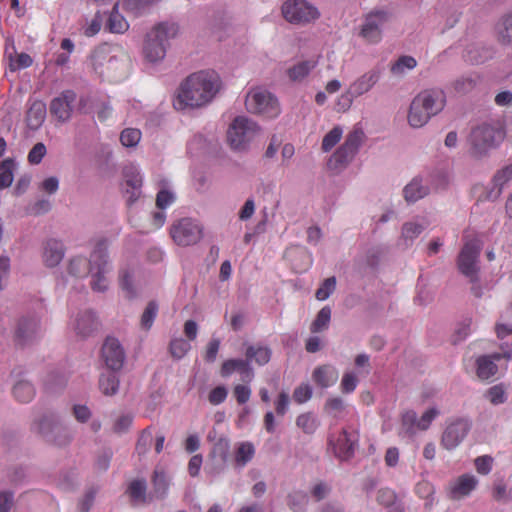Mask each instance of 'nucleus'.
Wrapping results in <instances>:
<instances>
[{"label": "nucleus", "instance_id": "412c9836", "mask_svg": "<svg viewBox=\"0 0 512 512\" xmlns=\"http://www.w3.org/2000/svg\"><path fill=\"white\" fill-rule=\"evenodd\" d=\"M501 358H505L507 360L512 358L511 350L505 351L504 353H494L490 356H481L477 359V376L481 380H488L492 376L497 373V365L495 364L496 360H500Z\"/></svg>", "mask_w": 512, "mask_h": 512}, {"label": "nucleus", "instance_id": "052dcab7", "mask_svg": "<svg viewBox=\"0 0 512 512\" xmlns=\"http://www.w3.org/2000/svg\"><path fill=\"white\" fill-rule=\"evenodd\" d=\"M251 389L250 387L242 384H237L233 388V395L238 404L243 405L247 403L251 397Z\"/></svg>", "mask_w": 512, "mask_h": 512}, {"label": "nucleus", "instance_id": "20e7f679", "mask_svg": "<svg viewBox=\"0 0 512 512\" xmlns=\"http://www.w3.org/2000/svg\"><path fill=\"white\" fill-rule=\"evenodd\" d=\"M179 27L173 22H162L147 34L143 47L144 57L149 62L162 60L166 55L169 40L176 37Z\"/></svg>", "mask_w": 512, "mask_h": 512}, {"label": "nucleus", "instance_id": "4be33fe9", "mask_svg": "<svg viewBox=\"0 0 512 512\" xmlns=\"http://www.w3.org/2000/svg\"><path fill=\"white\" fill-rule=\"evenodd\" d=\"M123 175L126 185L131 188V191L128 189L126 190V194L128 195L127 203L128 205H132L140 196L142 177L138 169L133 165L125 166L123 169Z\"/></svg>", "mask_w": 512, "mask_h": 512}, {"label": "nucleus", "instance_id": "e2e57ef3", "mask_svg": "<svg viewBox=\"0 0 512 512\" xmlns=\"http://www.w3.org/2000/svg\"><path fill=\"white\" fill-rule=\"evenodd\" d=\"M175 200V196L172 192L162 189L157 193L156 206L159 209H165L170 206Z\"/></svg>", "mask_w": 512, "mask_h": 512}, {"label": "nucleus", "instance_id": "864d4df0", "mask_svg": "<svg viewBox=\"0 0 512 512\" xmlns=\"http://www.w3.org/2000/svg\"><path fill=\"white\" fill-rule=\"evenodd\" d=\"M358 382L359 380L354 372H345L340 383L342 393L350 394L354 392Z\"/></svg>", "mask_w": 512, "mask_h": 512}, {"label": "nucleus", "instance_id": "c9c22d12", "mask_svg": "<svg viewBox=\"0 0 512 512\" xmlns=\"http://www.w3.org/2000/svg\"><path fill=\"white\" fill-rule=\"evenodd\" d=\"M99 388L106 396H112L117 393L119 388V379L114 373H103L99 379Z\"/></svg>", "mask_w": 512, "mask_h": 512}, {"label": "nucleus", "instance_id": "7c9ffc66", "mask_svg": "<svg viewBox=\"0 0 512 512\" xmlns=\"http://www.w3.org/2000/svg\"><path fill=\"white\" fill-rule=\"evenodd\" d=\"M153 492L151 498L164 499L169 490V480L163 470H154L152 479Z\"/></svg>", "mask_w": 512, "mask_h": 512}, {"label": "nucleus", "instance_id": "4468645a", "mask_svg": "<svg viewBox=\"0 0 512 512\" xmlns=\"http://www.w3.org/2000/svg\"><path fill=\"white\" fill-rule=\"evenodd\" d=\"M419 97L422 111L418 113V127L426 124L430 117L439 113L445 105V96L442 90H426L418 95Z\"/></svg>", "mask_w": 512, "mask_h": 512}, {"label": "nucleus", "instance_id": "f3484780", "mask_svg": "<svg viewBox=\"0 0 512 512\" xmlns=\"http://www.w3.org/2000/svg\"><path fill=\"white\" fill-rule=\"evenodd\" d=\"M478 479L472 474H462L449 482L446 491L450 500L468 497L477 487Z\"/></svg>", "mask_w": 512, "mask_h": 512}, {"label": "nucleus", "instance_id": "bb28decb", "mask_svg": "<svg viewBox=\"0 0 512 512\" xmlns=\"http://www.w3.org/2000/svg\"><path fill=\"white\" fill-rule=\"evenodd\" d=\"M64 257V246L55 239L48 240L44 245L43 260L47 267L57 266Z\"/></svg>", "mask_w": 512, "mask_h": 512}, {"label": "nucleus", "instance_id": "79ce46f5", "mask_svg": "<svg viewBox=\"0 0 512 512\" xmlns=\"http://www.w3.org/2000/svg\"><path fill=\"white\" fill-rule=\"evenodd\" d=\"M158 313V304L156 301H150L141 316L140 325L143 329L149 330Z\"/></svg>", "mask_w": 512, "mask_h": 512}, {"label": "nucleus", "instance_id": "72a5a7b5", "mask_svg": "<svg viewBox=\"0 0 512 512\" xmlns=\"http://www.w3.org/2000/svg\"><path fill=\"white\" fill-rule=\"evenodd\" d=\"M512 179V164L505 166L503 169L499 170L493 177L494 187L488 194L489 199H497L501 192L502 188L506 183H508Z\"/></svg>", "mask_w": 512, "mask_h": 512}, {"label": "nucleus", "instance_id": "7ed1b4c3", "mask_svg": "<svg viewBox=\"0 0 512 512\" xmlns=\"http://www.w3.org/2000/svg\"><path fill=\"white\" fill-rule=\"evenodd\" d=\"M93 71L103 80L117 82L126 77L129 60L118 45L102 44L90 56Z\"/></svg>", "mask_w": 512, "mask_h": 512}, {"label": "nucleus", "instance_id": "0eeeda50", "mask_svg": "<svg viewBox=\"0 0 512 512\" xmlns=\"http://www.w3.org/2000/svg\"><path fill=\"white\" fill-rule=\"evenodd\" d=\"M364 138L365 134L362 128L354 127L347 135L345 142L330 157L328 166L333 170H338L346 166L356 155Z\"/></svg>", "mask_w": 512, "mask_h": 512}, {"label": "nucleus", "instance_id": "f03ea898", "mask_svg": "<svg viewBox=\"0 0 512 512\" xmlns=\"http://www.w3.org/2000/svg\"><path fill=\"white\" fill-rule=\"evenodd\" d=\"M69 273L76 277L91 274V288L96 292H104L109 281L106 274L110 271L106 239L99 240L91 253L90 259L75 257L69 263Z\"/></svg>", "mask_w": 512, "mask_h": 512}, {"label": "nucleus", "instance_id": "6e6552de", "mask_svg": "<svg viewBox=\"0 0 512 512\" xmlns=\"http://www.w3.org/2000/svg\"><path fill=\"white\" fill-rule=\"evenodd\" d=\"M245 105L249 112L266 118H275L280 113L278 100L266 90H251L247 94Z\"/></svg>", "mask_w": 512, "mask_h": 512}, {"label": "nucleus", "instance_id": "473e14b6", "mask_svg": "<svg viewBox=\"0 0 512 512\" xmlns=\"http://www.w3.org/2000/svg\"><path fill=\"white\" fill-rule=\"evenodd\" d=\"M98 327V321L92 311L83 312L76 320V331L79 335L89 336Z\"/></svg>", "mask_w": 512, "mask_h": 512}, {"label": "nucleus", "instance_id": "49530a36", "mask_svg": "<svg viewBox=\"0 0 512 512\" xmlns=\"http://www.w3.org/2000/svg\"><path fill=\"white\" fill-rule=\"evenodd\" d=\"M343 130L335 126L323 138L321 148L324 152H329L341 139Z\"/></svg>", "mask_w": 512, "mask_h": 512}, {"label": "nucleus", "instance_id": "4d7b16f0", "mask_svg": "<svg viewBox=\"0 0 512 512\" xmlns=\"http://www.w3.org/2000/svg\"><path fill=\"white\" fill-rule=\"evenodd\" d=\"M487 397L494 405L502 404L506 401V393L503 385H495L488 389Z\"/></svg>", "mask_w": 512, "mask_h": 512}, {"label": "nucleus", "instance_id": "ddd939ff", "mask_svg": "<svg viewBox=\"0 0 512 512\" xmlns=\"http://www.w3.org/2000/svg\"><path fill=\"white\" fill-rule=\"evenodd\" d=\"M390 15L384 10H374L364 17L360 36L368 43H378L382 38V28Z\"/></svg>", "mask_w": 512, "mask_h": 512}, {"label": "nucleus", "instance_id": "a211bd4d", "mask_svg": "<svg viewBox=\"0 0 512 512\" xmlns=\"http://www.w3.org/2000/svg\"><path fill=\"white\" fill-rule=\"evenodd\" d=\"M101 356L107 368L112 371H118L122 368L125 353L119 341L116 338L108 337L101 350Z\"/></svg>", "mask_w": 512, "mask_h": 512}, {"label": "nucleus", "instance_id": "e433bc0d", "mask_svg": "<svg viewBox=\"0 0 512 512\" xmlns=\"http://www.w3.org/2000/svg\"><path fill=\"white\" fill-rule=\"evenodd\" d=\"M346 411V405L341 397H330L324 404V412L333 418H342Z\"/></svg>", "mask_w": 512, "mask_h": 512}, {"label": "nucleus", "instance_id": "a18cd8bd", "mask_svg": "<svg viewBox=\"0 0 512 512\" xmlns=\"http://www.w3.org/2000/svg\"><path fill=\"white\" fill-rule=\"evenodd\" d=\"M158 1L159 0H124V7L128 12L137 16Z\"/></svg>", "mask_w": 512, "mask_h": 512}, {"label": "nucleus", "instance_id": "37998d69", "mask_svg": "<svg viewBox=\"0 0 512 512\" xmlns=\"http://www.w3.org/2000/svg\"><path fill=\"white\" fill-rule=\"evenodd\" d=\"M416 433V413L414 411L406 412L402 417L400 435L403 437H413Z\"/></svg>", "mask_w": 512, "mask_h": 512}, {"label": "nucleus", "instance_id": "0e129e2a", "mask_svg": "<svg viewBox=\"0 0 512 512\" xmlns=\"http://www.w3.org/2000/svg\"><path fill=\"white\" fill-rule=\"evenodd\" d=\"M227 394V389L224 386H217L210 391L208 400L212 405H219L226 400Z\"/></svg>", "mask_w": 512, "mask_h": 512}, {"label": "nucleus", "instance_id": "f257e3e1", "mask_svg": "<svg viewBox=\"0 0 512 512\" xmlns=\"http://www.w3.org/2000/svg\"><path fill=\"white\" fill-rule=\"evenodd\" d=\"M221 79L213 70H202L188 76L180 85L173 106L177 110L202 107L216 96Z\"/></svg>", "mask_w": 512, "mask_h": 512}, {"label": "nucleus", "instance_id": "c85d7f7f", "mask_svg": "<svg viewBox=\"0 0 512 512\" xmlns=\"http://www.w3.org/2000/svg\"><path fill=\"white\" fill-rule=\"evenodd\" d=\"M272 351L268 346L256 344L247 347L245 356L247 361L259 366L266 365L271 359Z\"/></svg>", "mask_w": 512, "mask_h": 512}, {"label": "nucleus", "instance_id": "423d86ee", "mask_svg": "<svg viewBox=\"0 0 512 512\" xmlns=\"http://www.w3.org/2000/svg\"><path fill=\"white\" fill-rule=\"evenodd\" d=\"M259 132L258 125L252 120L238 116L230 124L227 141L233 150L243 151Z\"/></svg>", "mask_w": 512, "mask_h": 512}, {"label": "nucleus", "instance_id": "5fc2aeb1", "mask_svg": "<svg viewBox=\"0 0 512 512\" xmlns=\"http://www.w3.org/2000/svg\"><path fill=\"white\" fill-rule=\"evenodd\" d=\"M308 503V497L303 492H294L289 495L288 505L295 512H302Z\"/></svg>", "mask_w": 512, "mask_h": 512}, {"label": "nucleus", "instance_id": "f704fd0d", "mask_svg": "<svg viewBox=\"0 0 512 512\" xmlns=\"http://www.w3.org/2000/svg\"><path fill=\"white\" fill-rule=\"evenodd\" d=\"M107 29L112 33H124L128 30L129 24L118 12V3L113 6L106 24Z\"/></svg>", "mask_w": 512, "mask_h": 512}, {"label": "nucleus", "instance_id": "c03bdc74", "mask_svg": "<svg viewBox=\"0 0 512 512\" xmlns=\"http://www.w3.org/2000/svg\"><path fill=\"white\" fill-rule=\"evenodd\" d=\"M190 343L183 338L172 339L169 345V351L173 358L181 359L190 350Z\"/></svg>", "mask_w": 512, "mask_h": 512}, {"label": "nucleus", "instance_id": "338daca9", "mask_svg": "<svg viewBox=\"0 0 512 512\" xmlns=\"http://www.w3.org/2000/svg\"><path fill=\"white\" fill-rule=\"evenodd\" d=\"M202 456L200 454L194 455L190 458L188 463V472L190 476L196 477L201 469L202 466Z\"/></svg>", "mask_w": 512, "mask_h": 512}, {"label": "nucleus", "instance_id": "9b49d317", "mask_svg": "<svg viewBox=\"0 0 512 512\" xmlns=\"http://www.w3.org/2000/svg\"><path fill=\"white\" fill-rule=\"evenodd\" d=\"M32 430L40 434L46 442L57 446L66 445L70 441L67 429L55 422L52 415H44L35 421Z\"/></svg>", "mask_w": 512, "mask_h": 512}, {"label": "nucleus", "instance_id": "69168bd1", "mask_svg": "<svg viewBox=\"0 0 512 512\" xmlns=\"http://www.w3.org/2000/svg\"><path fill=\"white\" fill-rule=\"evenodd\" d=\"M474 86H475V81L470 77L460 78V79L456 80V82L454 84L455 90L459 93H466V92L472 90L474 88Z\"/></svg>", "mask_w": 512, "mask_h": 512}, {"label": "nucleus", "instance_id": "3c124183", "mask_svg": "<svg viewBox=\"0 0 512 512\" xmlns=\"http://www.w3.org/2000/svg\"><path fill=\"white\" fill-rule=\"evenodd\" d=\"M336 288V278L334 276L329 277L323 281L321 286L316 290L315 297L324 301L334 292Z\"/></svg>", "mask_w": 512, "mask_h": 512}, {"label": "nucleus", "instance_id": "6e6d98bb", "mask_svg": "<svg viewBox=\"0 0 512 512\" xmlns=\"http://www.w3.org/2000/svg\"><path fill=\"white\" fill-rule=\"evenodd\" d=\"M312 397V388L309 384L303 383L297 386L293 392V400L298 404L307 402Z\"/></svg>", "mask_w": 512, "mask_h": 512}, {"label": "nucleus", "instance_id": "cd10ccee", "mask_svg": "<svg viewBox=\"0 0 512 512\" xmlns=\"http://www.w3.org/2000/svg\"><path fill=\"white\" fill-rule=\"evenodd\" d=\"M47 114L46 104L41 100L33 101L26 114V122L30 129H38L44 122Z\"/></svg>", "mask_w": 512, "mask_h": 512}, {"label": "nucleus", "instance_id": "393cba45", "mask_svg": "<svg viewBox=\"0 0 512 512\" xmlns=\"http://www.w3.org/2000/svg\"><path fill=\"white\" fill-rule=\"evenodd\" d=\"M339 378V372L335 366L324 364L316 367L312 373V379L321 388H329L335 385Z\"/></svg>", "mask_w": 512, "mask_h": 512}, {"label": "nucleus", "instance_id": "de8ad7c7", "mask_svg": "<svg viewBox=\"0 0 512 512\" xmlns=\"http://www.w3.org/2000/svg\"><path fill=\"white\" fill-rule=\"evenodd\" d=\"M296 425L306 434H312L317 429V421L310 413H304L297 417Z\"/></svg>", "mask_w": 512, "mask_h": 512}, {"label": "nucleus", "instance_id": "1a4fd4ad", "mask_svg": "<svg viewBox=\"0 0 512 512\" xmlns=\"http://www.w3.org/2000/svg\"><path fill=\"white\" fill-rule=\"evenodd\" d=\"M503 138L504 133L500 129L486 124L478 126L470 134L471 153L475 157H481Z\"/></svg>", "mask_w": 512, "mask_h": 512}, {"label": "nucleus", "instance_id": "6ab92c4d", "mask_svg": "<svg viewBox=\"0 0 512 512\" xmlns=\"http://www.w3.org/2000/svg\"><path fill=\"white\" fill-rule=\"evenodd\" d=\"M470 430L468 421L458 419L447 426L442 435V445L448 449L456 448Z\"/></svg>", "mask_w": 512, "mask_h": 512}, {"label": "nucleus", "instance_id": "c756f323", "mask_svg": "<svg viewBox=\"0 0 512 512\" xmlns=\"http://www.w3.org/2000/svg\"><path fill=\"white\" fill-rule=\"evenodd\" d=\"M255 446L249 441L237 444L234 451V462L237 467H245L255 456Z\"/></svg>", "mask_w": 512, "mask_h": 512}, {"label": "nucleus", "instance_id": "5701e85b", "mask_svg": "<svg viewBox=\"0 0 512 512\" xmlns=\"http://www.w3.org/2000/svg\"><path fill=\"white\" fill-rule=\"evenodd\" d=\"M380 72L371 70L357 78L349 87L348 94L352 97H359L372 89L378 82Z\"/></svg>", "mask_w": 512, "mask_h": 512}, {"label": "nucleus", "instance_id": "bf43d9fd", "mask_svg": "<svg viewBox=\"0 0 512 512\" xmlns=\"http://www.w3.org/2000/svg\"><path fill=\"white\" fill-rule=\"evenodd\" d=\"M438 415L439 410L434 407L426 410L418 419V430H427Z\"/></svg>", "mask_w": 512, "mask_h": 512}, {"label": "nucleus", "instance_id": "9d476101", "mask_svg": "<svg viewBox=\"0 0 512 512\" xmlns=\"http://www.w3.org/2000/svg\"><path fill=\"white\" fill-rule=\"evenodd\" d=\"M281 12L292 24H307L320 17L318 9L305 0H287L282 4Z\"/></svg>", "mask_w": 512, "mask_h": 512}, {"label": "nucleus", "instance_id": "58836bf2", "mask_svg": "<svg viewBox=\"0 0 512 512\" xmlns=\"http://www.w3.org/2000/svg\"><path fill=\"white\" fill-rule=\"evenodd\" d=\"M331 320V309L329 306L323 307L317 314L315 320L310 326L312 333H318L328 328Z\"/></svg>", "mask_w": 512, "mask_h": 512}, {"label": "nucleus", "instance_id": "dca6fc26", "mask_svg": "<svg viewBox=\"0 0 512 512\" xmlns=\"http://www.w3.org/2000/svg\"><path fill=\"white\" fill-rule=\"evenodd\" d=\"M76 98L77 95L73 90L62 91L50 103L51 115L61 123L67 122L72 117Z\"/></svg>", "mask_w": 512, "mask_h": 512}, {"label": "nucleus", "instance_id": "13d9d810", "mask_svg": "<svg viewBox=\"0 0 512 512\" xmlns=\"http://www.w3.org/2000/svg\"><path fill=\"white\" fill-rule=\"evenodd\" d=\"M46 146L39 142L35 144L28 153V162L33 165L39 164L46 155Z\"/></svg>", "mask_w": 512, "mask_h": 512}, {"label": "nucleus", "instance_id": "f8f14e48", "mask_svg": "<svg viewBox=\"0 0 512 512\" xmlns=\"http://www.w3.org/2000/svg\"><path fill=\"white\" fill-rule=\"evenodd\" d=\"M173 241L179 246L196 244L202 237V228L191 218H182L170 228Z\"/></svg>", "mask_w": 512, "mask_h": 512}, {"label": "nucleus", "instance_id": "680f3d73", "mask_svg": "<svg viewBox=\"0 0 512 512\" xmlns=\"http://www.w3.org/2000/svg\"><path fill=\"white\" fill-rule=\"evenodd\" d=\"M474 464L479 474L487 475L492 469L493 458L488 455L480 456L475 459Z\"/></svg>", "mask_w": 512, "mask_h": 512}, {"label": "nucleus", "instance_id": "aec40b11", "mask_svg": "<svg viewBox=\"0 0 512 512\" xmlns=\"http://www.w3.org/2000/svg\"><path fill=\"white\" fill-rule=\"evenodd\" d=\"M40 326L36 318H22L19 320L14 340L17 345L24 346L32 342L39 334Z\"/></svg>", "mask_w": 512, "mask_h": 512}, {"label": "nucleus", "instance_id": "b1692460", "mask_svg": "<svg viewBox=\"0 0 512 512\" xmlns=\"http://www.w3.org/2000/svg\"><path fill=\"white\" fill-rule=\"evenodd\" d=\"M235 371L239 372L242 380L250 382L254 377L253 370L251 369L247 359H229L223 362L221 366V376L228 377Z\"/></svg>", "mask_w": 512, "mask_h": 512}, {"label": "nucleus", "instance_id": "2f4dec72", "mask_svg": "<svg viewBox=\"0 0 512 512\" xmlns=\"http://www.w3.org/2000/svg\"><path fill=\"white\" fill-rule=\"evenodd\" d=\"M316 65L317 60L314 59L300 61L287 70V75L289 79L294 82L302 81L310 74Z\"/></svg>", "mask_w": 512, "mask_h": 512}, {"label": "nucleus", "instance_id": "a19ab883", "mask_svg": "<svg viewBox=\"0 0 512 512\" xmlns=\"http://www.w3.org/2000/svg\"><path fill=\"white\" fill-rule=\"evenodd\" d=\"M14 162L11 159H5L0 164V190L8 188L13 182Z\"/></svg>", "mask_w": 512, "mask_h": 512}, {"label": "nucleus", "instance_id": "4c0bfd02", "mask_svg": "<svg viewBox=\"0 0 512 512\" xmlns=\"http://www.w3.org/2000/svg\"><path fill=\"white\" fill-rule=\"evenodd\" d=\"M13 395L19 402L26 403L33 399L35 389L31 383L19 381L13 387Z\"/></svg>", "mask_w": 512, "mask_h": 512}, {"label": "nucleus", "instance_id": "ea45409f", "mask_svg": "<svg viewBox=\"0 0 512 512\" xmlns=\"http://www.w3.org/2000/svg\"><path fill=\"white\" fill-rule=\"evenodd\" d=\"M119 284L127 298L131 299L136 296V290L133 285V273L130 270L123 269L120 271Z\"/></svg>", "mask_w": 512, "mask_h": 512}, {"label": "nucleus", "instance_id": "603ef678", "mask_svg": "<svg viewBox=\"0 0 512 512\" xmlns=\"http://www.w3.org/2000/svg\"><path fill=\"white\" fill-rule=\"evenodd\" d=\"M377 501L379 504L386 507L393 506V509L397 505H402L400 502H397V497L394 491L388 488L380 489L378 491Z\"/></svg>", "mask_w": 512, "mask_h": 512}, {"label": "nucleus", "instance_id": "09e8293b", "mask_svg": "<svg viewBox=\"0 0 512 512\" xmlns=\"http://www.w3.org/2000/svg\"><path fill=\"white\" fill-rule=\"evenodd\" d=\"M141 139V131L135 128H126L120 134V141L125 147L136 146Z\"/></svg>", "mask_w": 512, "mask_h": 512}, {"label": "nucleus", "instance_id": "a878e982", "mask_svg": "<svg viewBox=\"0 0 512 512\" xmlns=\"http://www.w3.org/2000/svg\"><path fill=\"white\" fill-rule=\"evenodd\" d=\"M146 491V481L144 479H134L129 483L126 493L132 505H144L152 500L151 495L148 496Z\"/></svg>", "mask_w": 512, "mask_h": 512}, {"label": "nucleus", "instance_id": "39448f33", "mask_svg": "<svg viewBox=\"0 0 512 512\" xmlns=\"http://www.w3.org/2000/svg\"><path fill=\"white\" fill-rule=\"evenodd\" d=\"M483 248V241L475 232L466 231L463 235V247L457 257V267L461 274L471 282L478 280V260Z\"/></svg>", "mask_w": 512, "mask_h": 512}, {"label": "nucleus", "instance_id": "8fccbe9b", "mask_svg": "<svg viewBox=\"0 0 512 512\" xmlns=\"http://www.w3.org/2000/svg\"><path fill=\"white\" fill-rule=\"evenodd\" d=\"M415 66L416 60L413 57L402 56L391 66V72L394 75H402L406 70H411Z\"/></svg>", "mask_w": 512, "mask_h": 512}, {"label": "nucleus", "instance_id": "2eb2a0df", "mask_svg": "<svg viewBox=\"0 0 512 512\" xmlns=\"http://www.w3.org/2000/svg\"><path fill=\"white\" fill-rule=\"evenodd\" d=\"M358 441L359 434L357 430L343 429L337 437L331 436L329 438V445L338 459L348 460L354 455Z\"/></svg>", "mask_w": 512, "mask_h": 512}, {"label": "nucleus", "instance_id": "774afa93", "mask_svg": "<svg viewBox=\"0 0 512 512\" xmlns=\"http://www.w3.org/2000/svg\"><path fill=\"white\" fill-rule=\"evenodd\" d=\"M503 41L512 42V15H509L503 20V30L500 31Z\"/></svg>", "mask_w": 512, "mask_h": 512}]
</instances>
